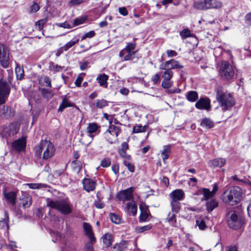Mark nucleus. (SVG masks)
I'll return each instance as SVG.
<instances>
[{"label":"nucleus","mask_w":251,"mask_h":251,"mask_svg":"<svg viewBox=\"0 0 251 251\" xmlns=\"http://www.w3.org/2000/svg\"><path fill=\"white\" fill-rule=\"evenodd\" d=\"M216 100L223 111L229 110L235 104L234 99L231 94L225 91L221 86L216 89Z\"/></svg>","instance_id":"1"},{"label":"nucleus","mask_w":251,"mask_h":251,"mask_svg":"<svg viewBox=\"0 0 251 251\" xmlns=\"http://www.w3.org/2000/svg\"><path fill=\"white\" fill-rule=\"evenodd\" d=\"M47 206L55 209L63 214L68 215L72 211L71 204L68 199L53 200L47 198Z\"/></svg>","instance_id":"2"},{"label":"nucleus","mask_w":251,"mask_h":251,"mask_svg":"<svg viewBox=\"0 0 251 251\" xmlns=\"http://www.w3.org/2000/svg\"><path fill=\"white\" fill-rule=\"evenodd\" d=\"M37 148L35 156L41 157L42 153L43 152L42 159L44 160H48L54 154L55 150L53 144L47 140H42Z\"/></svg>","instance_id":"3"},{"label":"nucleus","mask_w":251,"mask_h":251,"mask_svg":"<svg viewBox=\"0 0 251 251\" xmlns=\"http://www.w3.org/2000/svg\"><path fill=\"white\" fill-rule=\"evenodd\" d=\"M242 197V190L237 186L233 187L224 193V201L230 205L239 203Z\"/></svg>","instance_id":"4"},{"label":"nucleus","mask_w":251,"mask_h":251,"mask_svg":"<svg viewBox=\"0 0 251 251\" xmlns=\"http://www.w3.org/2000/svg\"><path fill=\"white\" fill-rule=\"evenodd\" d=\"M226 219L229 226L237 229L240 228L244 224V221L235 210H228L226 215Z\"/></svg>","instance_id":"5"},{"label":"nucleus","mask_w":251,"mask_h":251,"mask_svg":"<svg viewBox=\"0 0 251 251\" xmlns=\"http://www.w3.org/2000/svg\"><path fill=\"white\" fill-rule=\"evenodd\" d=\"M112 121H109L108 129L104 132V137L110 144H113L118 141V136L121 132L120 127L112 125Z\"/></svg>","instance_id":"6"},{"label":"nucleus","mask_w":251,"mask_h":251,"mask_svg":"<svg viewBox=\"0 0 251 251\" xmlns=\"http://www.w3.org/2000/svg\"><path fill=\"white\" fill-rule=\"evenodd\" d=\"M136 47L135 42L128 43L126 47L119 52V57L122 61H126L133 59L137 51L134 50Z\"/></svg>","instance_id":"7"},{"label":"nucleus","mask_w":251,"mask_h":251,"mask_svg":"<svg viewBox=\"0 0 251 251\" xmlns=\"http://www.w3.org/2000/svg\"><path fill=\"white\" fill-rule=\"evenodd\" d=\"M222 6V2L219 0H200L195 2L194 5V7L201 10L218 9L221 8Z\"/></svg>","instance_id":"8"},{"label":"nucleus","mask_w":251,"mask_h":251,"mask_svg":"<svg viewBox=\"0 0 251 251\" xmlns=\"http://www.w3.org/2000/svg\"><path fill=\"white\" fill-rule=\"evenodd\" d=\"M219 70L220 75L224 79H231L234 76V72L232 67L227 61H222L219 66Z\"/></svg>","instance_id":"9"},{"label":"nucleus","mask_w":251,"mask_h":251,"mask_svg":"<svg viewBox=\"0 0 251 251\" xmlns=\"http://www.w3.org/2000/svg\"><path fill=\"white\" fill-rule=\"evenodd\" d=\"M165 71L162 74V77L163 79L162 83L161 86L164 89L170 88L173 84V81L171 80L174 73L172 70L169 69H162Z\"/></svg>","instance_id":"10"},{"label":"nucleus","mask_w":251,"mask_h":251,"mask_svg":"<svg viewBox=\"0 0 251 251\" xmlns=\"http://www.w3.org/2000/svg\"><path fill=\"white\" fill-rule=\"evenodd\" d=\"M0 63L3 67L6 68L9 65V52L7 47L3 44H0Z\"/></svg>","instance_id":"11"},{"label":"nucleus","mask_w":251,"mask_h":251,"mask_svg":"<svg viewBox=\"0 0 251 251\" xmlns=\"http://www.w3.org/2000/svg\"><path fill=\"white\" fill-rule=\"evenodd\" d=\"M10 90L8 83L3 80H0V104L5 101V97L9 95Z\"/></svg>","instance_id":"12"},{"label":"nucleus","mask_w":251,"mask_h":251,"mask_svg":"<svg viewBox=\"0 0 251 251\" xmlns=\"http://www.w3.org/2000/svg\"><path fill=\"white\" fill-rule=\"evenodd\" d=\"M100 126L95 123H89L87 127L86 130L88 133L89 137L91 138V140L88 143V145L90 144L93 140L94 137L98 135L100 130Z\"/></svg>","instance_id":"13"},{"label":"nucleus","mask_w":251,"mask_h":251,"mask_svg":"<svg viewBox=\"0 0 251 251\" xmlns=\"http://www.w3.org/2000/svg\"><path fill=\"white\" fill-rule=\"evenodd\" d=\"M183 68V66L181 65L179 61L175 59L167 61L164 64L160 65V69H167L172 70V69H181Z\"/></svg>","instance_id":"14"},{"label":"nucleus","mask_w":251,"mask_h":251,"mask_svg":"<svg viewBox=\"0 0 251 251\" xmlns=\"http://www.w3.org/2000/svg\"><path fill=\"white\" fill-rule=\"evenodd\" d=\"M133 188L130 187L126 190L120 192L118 198L123 201H130L133 198Z\"/></svg>","instance_id":"15"},{"label":"nucleus","mask_w":251,"mask_h":251,"mask_svg":"<svg viewBox=\"0 0 251 251\" xmlns=\"http://www.w3.org/2000/svg\"><path fill=\"white\" fill-rule=\"evenodd\" d=\"M84 189L88 192L95 189L96 182L91 178H85L82 180Z\"/></svg>","instance_id":"16"},{"label":"nucleus","mask_w":251,"mask_h":251,"mask_svg":"<svg viewBox=\"0 0 251 251\" xmlns=\"http://www.w3.org/2000/svg\"><path fill=\"white\" fill-rule=\"evenodd\" d=\"M195 106L199 109H205L208 110L210 108V101L207 98H201L196 103Z\"/></svg>","instance_id":"17"},{"label":"nucleus","mask_w":251,"mask_h":251,"mask_svg":"<svg viewBox=\"0 0 251 251\" xmlns=\"http://www.w3.org/2000/svg\"><path fill=\"white\" fill-rule=\"evenodd\" d=\"M83 227L85 234L88 237L91 243H95L96 242V238L94 236L91 226L89 223H83Z\"/></svg>","instance_id":"18"},{"label":"nucleus","mask_w":251,"mask_h":251,"mask_svg":"<svg viewBox=\"0 0 251 251\" xmlns=\"http://www.w3.org/2000/svg\"><path fill=\"white\" fill-rule=\"evenodd\" d=\"M26 147L25 140L23 138H20L15 140L12 144V148L17 151H21L24 150Z\"/></svg>","instance_id":"19"},{"label":"nucleus","mask_w":251,"mask_h":251,"mask_svg":"<svg viewBox=\"0 0 251 251\" xmlns=\"http://www.w3.org/2000/svg\"><path fill=\"white\" fill-rule=\"evenodd\" d=\"M184 193L181 189H176L172 191L169 195L171 201H179L183 199Z\"/></svg>","instance_id":"20"},{"label":"nucleus","mask_w":251,"mask_h":251,"mask_svg":"<svg viewBox=\"0 0 251 251\" xmlns=\"http://www.w3.org/2000/svg\"><path fill=\"white\" fill-rule=\"evenodd\" d=\"M13 111L9 106H3L0 107V117L2 118H8L13 116Z\"/></svg>","instance_id":"21"},{"label":"nucleus","mask_w":251,"mask_h":251,"mask_svg":"<svg viewBox=\"0 0 251 251\" xmlns=\"http://www.w3.org/2000/svg\"><path fill=\"white\" fill-rule=\"evenodd\" d=\"M3 194L6 199L12 205L16 203V200L17 198V193L14 191L9 192H6L5 191H3Z\"/></svg>","instance_id":"22"},{"label":"nucleus","mask_w":251,"mask_h":251,"mask_svg":"<svg viewBox=\"0 0 251 251\" xmlns=\"http://www.w3.org/2000/svg\"><path fill=\"white\" fill-rule=\"evenodd\" d=\"M165 222L174 227H177L178 224L176 221V214L172 212H169L168 214L167 218L165 219Z\"/></svg>","instance_id":"23"},{"label":"nucleus","mask_w":251,"mask_h":251,"mask_svg":"<svg viewBox=\"0 0 251 251\" xmlns=\"http://www.w3.org/2000/svg\"><path fill=\"white\" fill-rule=\"evenodd\" d=\"M102 239L103 243L106 248L110 247L113 241V238L112 234L109 233H107L103 235Z\"/></svg>","instance_id":"24"},{"label":"nucleus","mask_w":251,"mask_h":251,"mask_svg":"<svg viewBox=\"0 0 251 251\" xmlns=\"http://www.w3.org/2000/svg\"><path fill=\"white\" fill-rule=\"evenodd\" d=\"M218 202L215 199H210L206 203V210L208 212H210L218 207Z\"/></svg>","instance_id":"25"},{"label":"nucleus","mask_w":251,"mask_h":251,"mask_svg":"<svg viewBox=\"0 0 251 251\" xmlns=\"http://www.w3.org/2000/svg\"><path fill=\"white\" fill-rule=\"evenodd\" d=\"M22 198V205L23 207L25 208H26L29 207L32 203V198L28 194L25 193L23 195Z\"/></svg>","instance_id":"26"},{"label":"nucleus","mask_w":251,"mask_h":251,"mask_svg":"<svg viewBox=\"0 0 251 251\" xmlns=\"http://www.w3.org/2000/svg\"><path fill=\"white\" fill-rule=\"evenodd\" d=\"M126 209L129 212V214L131 213L133 216L137 214V207L136 205L133 202H129L126 204Z\"/></svg>","instance_id":"27"},{"label":"nucleus","mask_w":251,"mask_h":251,"mask_svg":"<svg viewBox=\"0 0 251 251\" xmlns=\"http://www.w3.org/2000/svg\"><path fill=\"white\" fill-rule=\"evenodd\" d=\"M108 78V76L104 74H101L99 75L97 78V80L100 84V85L101 86H104L105 88L107 87V80Z\"/></svg>","instance_id":"28"},{"label":"nucleus","mask_w":251,"mask_h":251,"mask_svg":"<svg viewBox=\"0 0 251 251\" xmlns=\"http://www.w3.org/2000/svg\"><path fill=\"white\" fill-rule=\"evenodd\" d=\"M226 160L224 158H216L211 161V166L221 168L225 165Z\"/></svg>","instance_id":"29"},{"label":"nucleus","mask_w":251,"mask_h":251,"mask_svg":"<svg viewBox=\"0 0 251 251\" xmlns=\"http://www.w3.org/2000/svg\"><path fill=\"white\" fill-rule=\"evenodd\" d=\"M171 146L170 145L165 146L163 147V150L161 151V156L163 161L165 163L166 160H167L171 153Z\"/></svg>","instance_id":"30"},{"label":"nucleus","mask_w":251,"mask_h":251,"mask_svg":"<svg viewBox=\"0 0 251 251\" xmlns=\"http://www.w3.org/2000/svg\"><path fill=\"white\" fill-rule=\"evenodd\" d=\"M41 93L42 97L47 100L50 99L53 96V94L51 89L45 88L41 89Z\"/></svg>","instance_id":"31"},{"label":"nucleus","mask_w":251,"mask_h":251,"mask_svg":"<svg viewBox=\"0 0 251 251\" xmlns=\"http://www.w3.org/2000/svg\"><path fill=\"white\" fill-rule=\"evenodd\" d=\"M73 105L74 104L69 101L66 98H63L58 109V111L62 112L66 108L73 106Z\"/></svg>","instance_id":"32"},{"label":"nucleus","mask_w":251,"mask_h":251,"mask_svg":"<svg viewBox=\"0 0 251 251\" xmlns=\"http://www.w3.org/2000/svg\"><path fill=\"white\" fill-rule=\"evenodd\" d=\"M187 100L191 102H194L198 99V94L196 91H190L186 94Z\"/></svg>","instance_id":"33"},{"label":"nucleus","mask_w":251,"mask_h":251,"mask_svg":"<svg viewBox=\"0 0 251 251\" xmlns=\"http://www.w3.org/2000/svg\"><path fill=\"white\" fill-rule=\"evenodd\" d=\"M127 247V242L125 241H122L119 243L115 244L112 247L113 251H123Z\"/></svg>","instance_id":"34"},{"label":"nucleus","mask_w":251,"mask_h":251,"mask_svg":"<svg viewBox=\"0 0 251 251\" xmlns=\"http://www.w3.org/2000/svg\"><path fill=\"white\" fill-rule=\"evenodd\" d=\"M170 203L172 212L174 213H178L180 209V203L179 201H171Z\"/></svg>","instance_id":"35"},{"label":"nucleus","mask_w":251,"mask_h":251,"mask_svg":"<svg viewBox=\"0 0 251 251\" xmlns=\"http://www.w3.org/2000/svg\"><path fill=\"white\" fill-rule=\"evenodd\" d=\"M64 67L54 64L53 62H51L50 63L49 68L50 71L53 73L60 72L62 71Z\"/></svg>","instance_id":"36"},{"label":"nucleus","mask_w":251,"mask_h":251,"mask_svg":"<svg viewBox=\"0 0 251 251\" xmlns=\"http://www.w3.org/2000/svg\"><path fill=\"white\" fill-rule=\"evenodd\" d=\"M25 185L32 189H39L49 187L48 185L44 183H26Z\"/></svg>","instance_id":"37"},{"label":"nucleus","mask_w":251,"mask_h":251,"mask_svg":"<svg viewBox=\"0 0 251 251\" xmlns=\"http://www.w3.org/2000/svg\"><path fill=\"white\" fill-rule=\"evenodd\" d=\"M202 194L203 195V197L202 199V201H208L210 198H211L213 197L214 196L212 193V192L209 190V189L203 188L202 189Z\"/></svg>","instance_id":"38"},{"label":"nucleus","mask_w":251,"mask_h":251,"mask_svg":"<svg viewBox=\"0 0 251 251\" xmlns=\"http://www.w3.org/2000/svg\"><path fill=\"white\" fill-rule=\"evenodd\" d=\"M201 126L206 128H210L214 126V123L208 118H204L201 123Z\"/></svg>","instance_id":"39"},{"label":"nucleus","mask_w":251,"mask_h":251,"mask_svg":"<svg viewBox=\"0 0 251 251\" xmlns=\"http://www.w3.org/2000/svg\"><path fill=\"white\" fill-rule=\"evenodd\" d=\"M108 101L104 99L98 100L96 103V107L100 109L103 108L108 106Z\"/></svg>","instance_id":"40"},{"label":"nucleus","mask_w":251,"mask_h":251,"mask_svg":"<svg viewBox=\"0 0 251 251\" xmlns=\"http://www.w3.org/2000/svg\"><path fill=\"white\" fill-rule=\"evenodd\" d=\"M42 81H43V85L49 87H51V80L49 76L46 75L41 76L39 81L41 82Z\"/></svg>","instance_id":"41"},{"label":"nucleus","mask_w":251,"mask_h":251,"mask_svg":"<svg viewBox=\"0 0 251 251\" xmlns=\"http://www.w3.org/2000/svg\"><path fill=\"white\" fill-rule=\"evenodd\" d=\"M150 216L149 210L145 209L144 210L141 209V213L140 215L139 220L140 221H145Z\"/></svg>","instance_id":"42"},{"label":"nucleus","mask_w":251,"mask_h":251,"mask_svg":"<svg viewBox=\"0 0 251 251\" xmlns=\"http://www.w3.org/2000/svg\"><path fill=\"white\" fill-rule=\"evenodd\" d=\"M109 217L111 219V221L116 224H119L121 223V218L118 215L114 213H110Z\"/></svg>","instance_id":"43"},{"label":"nucleus","mask_w":251,"mask_h":251,"mask_svg":"<svg viewBox=\"0 0 251 251\" xmlns=\"http://www.w3.org/2000/svg\"><path fill=\"white\" fill-rule=\"evenodd\" d=\"M130 161L131 160H123V163L125 165V166L127 167L128 170L130 172L132 173L134 172L135 167L134 165L132 163H131Z\"/></svg>","instance_id":"44"},{"label":"nucleus","mask_w":251,"mask_h":251,"mask_svg":"<svg viewBox=\"0 0 251 251\" xmlns=\"http://www.w3.org/2000/svg\"><path fill=\"white\" fill-rule=\"evenodd\" d=\"M79 40L77 39L75 40H72L67 43H66L64 46H63L64 51H67L69 49L74 46L75 44L78 43Z\"/></svg>","instance_id":"45"},{"label":"nucleus","mask_w":251,"mask_h":251,"mask_svg":"<svg viewBox=\"0 0 251 251\" xmlns=\"http://www.w3.org/2000/svg\"><path fill=\"white\" fill-rule=\"evenodd\" d=\"M15 73L17 79H21L23 78L24 75V71L20 67H16Z\"/></svg>","instance_id":"46"},{"label":"nucleus","mask_w":251,"mask_h":251,"mask_svg":"<svg viewBox=\"0 0 251 251\" xmlns=\"http://www.w3.org/2000/svg\"><path fill=\"white\" fill-rule=\"evenodd\" d=\"M118 153L120 156L123 158V160H131V157L130 155L127 154L126 150H119Z\"/></svg>","instance_id":"47"},{"label":"nucleus","mask_w":251,"mask_h":251,"mask_svg":"<svg viewBox=\"0 0 251 251\" xmlns=\"http://www.w3.org/2000/svg\"><path fill=\"white\" fill-rule=\"evenodd\" d=\"M146 126H143L141 125L135 126L133 127V132L134 133L145 132L146 131Z\"/></svg>","instance_id":"48"},{"label":"nucleus","mask_w":251,"mask_h":251,"mask_svg":"<svg viewBox=\"0 0 251 251\" xmlns=\"http://www.w3.org/2000/svg\"><path fill=\"white\" fill-rule=\"evenodd\" d=\"M196 224L201 230H204L206 227L204 220L201 218L197 219Z\"/></svg>","instance_id":"49"},{"label":"nucleus","mask_w":251,"mask_h":251,"mask_svg":"<svg viewBox=\"0 0 251 251\" xmlns=\"http://www.w3.org/2000/svg\"><path fill=\"white\" fill-rule=\"evenodd\" d=\"M152 227L151 225H146L143 226H139L136 228V230L139 233H142L146 230L150 229Z\"/></svg>","instance_id":"50"},{"label":"nucleus","mask_w":251,"mask_h":251,"mask_svg":"<svg viewBox=\"0 0 251 251\" xmlns=\"http://www.w3.org/2000/svg\"><path fill=\"white\" fill-rule=\"evenodd\" d=\"M72 166L74 168V169L77 170V171H80L81 168V163L78 160H74L72 162Z\"/></svg>","instance_id":"51"},{"label":"nucleus","mask_w":251,"mask_h":251,"mask_svg":"<svg viewBox=\"0 0 251 251\" xmlns=\"http://www.w3.org/2000/svg\"><path fill=\"white\" fill-rule=\"evenodd\" d=\"M47 20L45 19H42L40 20H39L38 21L36 22L35 23V25L37 27H38V28L39 30H41L43 27L45 23H46Z\"/></svg>","instance_id":"52"},{"label":"nucleus","mask_w":251,"mask_h":251,"mask_svg":"<svg viewBox=\"0 0 251 251\" xmlns=\"http://www.w3.org/2000/svg\"><path fill=\"white\" fill-rule=\"evenodd\" d=\"M180 35L182 38L188 37L190 35V31L188 29H184L180 33Z\"/></svg>","instance_id":"53"},{"label":"nucleus","mask_w":251,"mask_h":251,"mask_svg":"<svg viewBox=\"0 0 251 251\" xmlns=\"http://www.w3.org/2000/svg\"><path fill=\"white\" fill-rule=\"evenodd\" d=\"M111 164V161L109 158H104L101 161L100 165L103 167H109Z\"/></svg>","instance_id":"54"},{"label":"nucleus","mask_w":251,"mask_h":251,"mask_svg":"<svg viewBox=\"0 0 251 251\" xmlns=\"http://www.w3.org/2000/svg\"><path fill=\"white\" fill-rule=\"evenodd\" d=\"M85 19L83 18H76L74 21L73 26H76L83 24Z\"/></svg>","instance_id":"55"},{"label":"nucleus","mask_w":251,"mask_h":251,"mask_svg":"<svg viewBox=\"0 0 251 251\" xmlns=\"http://www.w3.org/2000/svg\"><path fill=\"white\" fill-rule=\"evenodd\" d=\"M95 35V32L93 30L90 31L89 32L85 33L81 38V40H84L87 38H92Z\"/></svg>","instance_id":"56"},{"label":"nucleus","mask_w":251,"mask_h":251,"mask_svg":"<svg viewBox=\"0 0 251 251\" xmlns=\"http://www.w3.org/2000/svg\"><path fill=\"white\" fill-rule=\"evenodd\" d=\"M166 93L168 94H174L176 93L178 94L181 92V90L179 88H175V89H171L169 88L166 89Z\"/></svg>","instance_id":"57"},{"label":"nucleus","mask_w":251,"mask_h":251,"mask_svg":"<svg viewBox=\"0 0 251 251\" xmlns=\"http://www.w3.org/2000/svg\"><path fill=\"white\" fill-rule=\"evenodd\" d=\"M39 9V5L36 2H34L30 7V12L31 13H35L37 12Z\"/></svg>","instance_id":"58"},{"label":"nucleus","mask_w":251,"mask_h":251,"mask_svg":"<svg viewBox=\"0 0 251 251\" xmlns=\"http://www.w3.org/2000/svg\"><path fill=\"white\" fill-rule=\"evenodd\" d=\"M56 25L59 27H63L65 28L70 29V28H72V26L69 23H68L67 22L62 23H58V24H56Z\"/></svg>","instance_id":"59"},{"label":"nucleus","mask_w":251,"mask_h":251,"mask_svg":"<svg viewBox=\"0 0 251 251\" xmlns=\"http://www.w3.org/2000/svg\"><path fill=\"white\" fill-rule=\"evenodd\" d=\"M210 251H223V246L221 243H217Z\"/></svg>","instance_id":"60"},{"label":"nucleus","mask_w":251,"mask_h":251,"mask_svg":"<svg viewBox=\"0 0 251 251\" xmlns=\"http://www.w3.org/2000/svg\"><path fill=\"white\" fill-rule=\"evenodd\" d=\"M160 80V75L156 74L151 77V81L154 85L156 84Z\"/></svg>","instance_id":"61"},{"label":"nucleus","mask_w":251,"mask_h":251,"mask_svg":"<svg viewBox=\"0 0 251 251\" xmlns=\"http://www.w3.org/2000/svg\"><path fill=\"white\" fill-rule=\"evenodd\" d=\"M118 10L120 14L124 16L128 15V11L125 7H119Z\"/></svg>","instance_id":"62"},{"label":"nucleus","mask_w":251,"mask_h":251,"mask_svg":"<svg viewBox=\"0 0 251 251\" xmlns=\"http://www.w3.org/2000/svg\"><path fill=\"white\" fill-rule=\"evenodd\" d=\"M245 22L249 26H251V13L246 14L245 16Z\"/></svg>","instance_id":"63"},{"label":"nucleus","mask_w":251,"mask_h":251,"mask_svg":"<svg viewBox=\"0 0 251 251\" xmlns=\"http://www.w3.org/2000/svg\"><path fill=\"white\" fill-rule=\"evenodd\" d=\"M93 243H91L90 241L89 242L87 243L85 245V251H94L93 247L92 244Z\"/></svg>","instance_id":"64"}]
</instances>
